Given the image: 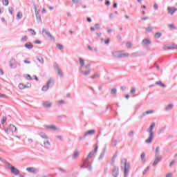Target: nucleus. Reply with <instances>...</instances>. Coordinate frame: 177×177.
Masks as SVG:
<instances>
[{"instance_id": "obj_1", "label": "nucleus", "mask_w": 177, "mask_h": 177, "mask_svg": "<svg viewBox=\"0 0 177 177\" xmlns=\"http://www.w3.org/2000/svg\"><path fill=\"white\" fill-rule=\"evenodd\" d=\"M94 150L91 151L87 158L83 162V165L80 166V168H87L88 171H92V165H91V162H89V159L93 157V155L95 153H97V149H99V145L97 144H95L94 145Z\"/></svg>"}, {"instance_id": "obj_2", "label": "nucleus", "mask_w": 177, "mask_h": 177, "mask_svg": "<svg viewBox=\"0 0 177 177\" xmlns=\"http://www.w3.org/2000/svg\"><path fill=\"white\" fill-rule=\"evenodd\" d=\"M79 62L80 64V66L78 68L79 73L85 76L89 75V74H91V64L85 65V60L82 58H79Z\"/></svg>"}, {"instance_id": "obj_3", "label": "nucleus", "mask_w": 177, "mask_h": 177, "mask_svg": "<svg viewBox=\"0 0 177 177\" xmlns=\"http://www.w3.org/2000/svg\"><path fill=\"white\" fill-rule=\"evenodd\" d=\"M156 127V122H152L149 127L147 129V132H149V137L148 139L145 140V143L150 144L153 142V139H154V132L153 129Z\"/></svg>"}, {"instance_id": "obj_4", "label": "nucleus", "mask_w": 177, "mask_h": 177, "mask_svg": "<svg viewBox=\"0 0 177 177\" xmlns=\"http://www.w3.org/2000/svg\"><path fill=\"white\" fill-rule=\"evenodd\" d=\"M121 165H124V177H128V174H129V169L131 168V164L128 162V160L126 158L122 159Z\"/></svg>"}, {"instance_id": "obj_5", "label": "nucleus", "mask_w": 177, "mask_h": 177, "mask_svg": "<svg viewBox=\"0 0 177 177\" xmlns=\"http://www.w3.org/2000/svg\"><path fill=\"white\" fill-rule=\"evenodd\" d=\"M95 133H96V130L95 129L88 130L86 133H84L83 136L79 137V140H84V139H85L86 136H92L93 135H95Z\"/></svg>"}, {"instance_id": "obj_6", "label": "nucleus", "mask_w": 177, "mask_h": 177, "mask_svg": "<svg viewBox=\"0 0 177 177\" xmlns=\"http://www.w3.org/2000/svg\"><path fill=\"white\" fill-rule=\"evenodd\" d=\"M55 85V80L52 77H50L45 85V91L49 90L50 88H52Z\"/></svg>"}, {"instance_id": "obj_7", "label": "nucleus", "mask_w": 177, "mask_h": 177, "mask_svg": "<svg viewBox=\"0 0 177 177\" xmlns=\"http://www.w3.org/2000/svg\"><path fill=\"white\" fill-rule=\"evenodd\" d=\"M6 165H7L8 169L10 170L11 174H12V175L17 176V175H19V174H20V171H19V169L15 167L14 166H12V165H10V163H7Z\"/></svg>"}, {"instance_id": "obj_8", "label": "nucleus", "mask_w": 177, "mask_h": 177, "mask_svg": "<svg viewBox=\"0 0 177 177\" xmlns=\"http://www.w3.org/2000/svg\"><path fill=\"white\" fill-rule=\"evenodd\" d=\"M111 53L113 57L120 58V57H125V56H129V53L122 54L121 52L120 51H113Z\"/></svg>"}, {"instance_id": "obj_9", "label": "nucleus", "mask_w": 177, "mask_h": 177, "mask_svg": "<svg viewBox=\"0 0 177 177\" xmlns=\"http://www.w3.org/2000/svg\"><path fill=\"white\" fill-rule=\"evenodd\" d=\"M154 113H156V111L154 110H149V111H145L140 116H138V118L140 120H142L144 117H146L147 115H149V114H153Z\"/></svg>"}, {"instance_id": "obj_10", "label": "nucleus", "mask_w": 177, "mask_h": 177, "mask_svg": "<svg viewBox=\"0 0 177 177\" xmlns=\"http://www.w3.org/2000/svg\"><path fill=\"white\" fill-rule=\"evenodd\" d=\"M118 175H120V169L116 166H114L112 169V176L118 177Z\"/></svg>"}, {"instance_id": "obj_11", "label": "nucleus", "mask_w": 177, "mask_h": 177, "mask_svg": "<svg viewBox=\"0 0 177 177\" xmlns=\"http://www.w3.org/2000/svg\"><path fill=\"white\" fill-rule=\"evenodd\" d=\"M26 171H28V172H30L31 174H38L39 172L38 169L35 167H28L26 168Z\"/></svg>"}, {"instance_id": "obj_12", "label": "nucleus", "mask_w": 177, "mask_h": 177, "mask_svg": "<svg viewBox=\"0 0 177 177\" xmlns=\"http://www.w3.org/2000/svg\"><path fill=\"white\" fill-rule=\"evenodd\" d=\"M161 158H162V157L160 156V155H155V160L153 163V167H156V165H157L158 164V162H160V161H161Z\"/></svg>"}, {"instance_id": "obj_13", "label": "nucleus", "mask_w": 177, "mask_h": 177, "mask_svg": "<svg viewBox=\"0 0 177 177\" xmlns=\"http://www.w3.org/2000/svg\"><path fill=\"white\" fill-rule=\"evenodd\" d=\"M38 140H39V142H41V139H42V140H43V143H44V145H45V133H44V132H39V133H38Z\"/></svg>"}, {"instance_id": "obj_14", "label": "nucleus", "mask_w": 177, "mask_h": 177, "mask_svg": "<svg viewBox=\"0 0 177 177\" xmlns=\"http://www.w3.org/2000/svg\"><path fill=\"white\" fill-rule=\"evenodd\" d=\"M167 10H168V14L172 16V15H174V13H175V12L177 11V8H176L175 7L174 8L167 7Z\"/></svg>"}, {"instance_id": "obj_15", "label": "nucleus", "mask_w": 177, "mask_h": 177, "mask_svg": "<svg viewBox=\"0 0 177 177\" xmlns=\"http://www.w3.org/2000/svg\"><path fill=\"white\" fill-rule=\"evenodd\" d=\"M45 128L48 131H57V127L55 125H46Z\"/></svg>"}, {"instance_id": "obj_16", "label": "nucleus", "mask_w": 177, "mask_h": 177, "mask_svg": "<svg viewBox=\"0 0 177 177\" xmlns=\"http://www.w3.org/2000/svg\"><path fill=\"white\" fill-rule=\"evenodd\" d=\"M46 35L47 36V39H48V41H55V37H53L50 32H45Z\"/></svg>"}, {"instance_id": "obj_17", "label": "nucleus", "mask_w": 177, "mask_h": 177, "mask_svg": "<svg viewBox=\"0 0 177 177\" xmlns=\"http://www.w3.org/2000/svg\"><path fill=\"white\" fill-rule=\"evenodd\" d=\"M104 154H106V147L102 149V151L98 158L99 161L103 160V158L104 157Z\"/></svg>"}, {"instance_id": "obj_18", "label": "nucleus", "mask_w": 177, "mask_h": 177, "mask_svg": "<svg viewBox=\"0 0 177 177\" xmlns=\"http://www.w3.org/2000/svg\"><path fill=\"white\" fill-rule=\"evenodd\" d=\"M9 129H10V131L12 132V133H13L17 131V128H16V127H15V125H13V124H10L9 125Z\"/></svg>"}, {"instance_id": "obj_19", "label": "nucleus", "mask_w": 177, "mask_h": 177, "mask_svg": "<svg viewBox=\"0 0 177 177\" xmlns=\"http://www.w3.org/2000/svg\"><path fill=\"white\" fill-rule=\"evenodd\" d=\"M174 108L173 104H169L165 108V111H171L172 109Z\"/></svg>"}, {"instance_id": "obj_20", "label": "nucleus", "mask_w": 177, "mask_h": 177, "mask_svg": "<svg viewBox=\"0 0 177 177\" xmlns=\"http://www.w3.org/2000/svg\"><path fill=\"white\" fill-rule=\"evenodd\" d=\"M16 67H17V66L15 64V59H12L10 62V68H16Z\"/></svg>"}, {"instance_id": "obj_21", "label": "nucleus", "mask_w": 177, "mask_h": 177, "mask_svg": "<svg viewBox=\"0 0 177 177\" xmlns=\"http://www.w3.org/2000/svg\"><path fill=\"white\" fill-rule=\"evenodd\" d=\"M51 147H52V145H50V142H49V140L46 141V142H45V149L46 150H50Z\"/></svg>"}, {"instance_id": "obj_22", "label": "nucleus", "mask_w": 177, "mask_h": 177, "mask_svg": "<svg viewBox=\"0 0 177 177\" xmlns=\"http://www.w3.org/2000/svg\"><path fill=\"white\" fill-rule=\"evenodd\" d=\"M111 95H112V96L113 97H115V96H117V88H113L111 90Z\"/></svg>"}, {"instance_id": "obj_23", "label": "nucleus", "mask_w": 177, "mask_h": 177, "mask_svg": "<svg viewBox=\"0 0 177 177\" xmlns=\"http://www.w3.org/2000/svg\"><path fill=\"white\" fill-rule=\"evenodd\" d=\"M25 48H26L27 49H32V48H34V46L32 45V44L28 42L24 45Z\"/></svg>"}, {"instance_id": "obj_24", "label": "nucleus", "mask_w": 177, "mask_h": 177, "mask_svg": "<svg viewBox=\"0 0 177 177\" xmlns=\"http://www.w3.org/2000/svg\"><path fill=\"white\" fill-rule=\"evenodd\" d=\"M142 44L144 45H150V44H151V41H150L149 39H144L142 40Z\"/></svg>"}, {"instance_id": "obj_25", "label": "nucleus", "mask_w": 177, "mask_h": 177, "mask_svg": "<svg viewBox=\"0 0 177 177\" xmlns=\"http://www.w3.org/2000/svg\"><path fill=\"white\" fill-rule=\"evenodd\" d=\"M155 84L162 88H167V85L164 84L161 81L156 82Z\"/></svg>"}, {"instance_id": "obj_26", "label": "nucleus", "mask_w": 177, "mask_h": 177, "mask_svg": "<svg viewBox=\"0 0 177 177\" xmlns=\"http://www.w3.org/2000/svg\"><path fill=\"white\" fill-rule=\"evenodd\" d=\"M140 158L142 162H145L146 161V153H145V152H142L140 155Z\"/></svg>"}, {"instance_id": "obj_27", "label": "nucleus", "mask_w": 177, "mask_h": 177, "mask_svg": "<svg viewBox=\"0 0 177 177\" xmlns=\"http://www.w3.org/2000/svg\"><path fill=\"white\" fill-rule=\"evenodd\" d=\"M23 17V12H19L17 14V19L18 20H20Z\"/></svg>"}, {"instance_id": "obj_28", "label": "nucleus", "mask_w": 177, "mask_h": 177, "mask_svg": "<svg viewBox=\"0 0 177 177\" xmlns=\"http://www.w3.org/2000/svg\"><path fill=\"white\" fill-rule=\"evenodd\" d=\"M45 107L47 109H49L50 107H52V102H49L48 101L45 102Z\"/></svg>"}, {"instance_id": "obj_29", "label": "nucleus", "mask_w": 177, "mask_h": 177, "mask_svg": "<svg viewBox=\"0 0 177 177\" xmlns=\"http://www.w3.org/2000/svg\"><path fill=\"white\" fill-rule=\"evenodd\" d=\"M162 35V34L161 32H157L156 33H155L154 37L155 38H157L158 39L159 38H161Z\"/></svg>"}, {"instance_id": "obj_30", "label": "nucleus", "mask_w": 177, "mask_h": 177, "mask_svg": "<svg viewBox=\"0 0 177 177\" xmlns=\"http://www.w3.org/2000/svg\"><path fill=\"white\" fill-rule=\"evenodd\" d=\"M37 59L39 63H41V64H44V58H42V57L38 56V57H37Z\"/></svg>"}, {"instance_id": "obj_31", "label": "nucleus", "mask_w": 177, "mask_h": 177, "mask_svg": "<svg viewBox=\"0 0 177 177\" xmlns=\"http://www.w3.org/2000/svg\"><path fill=\"white\" fill-rule=\"evenodd\" d=\"M56 46L57 48L59 49V50H62V49H64V46H63L62 44H57Z\"/></svg>"}, {"instance_id": "obj_32", "label": "nucleus", "mask_w": 177, "mask_h": 177, "mask_svg": "<svg viewBox=\"0 0 177 177\" xmlns=\"http://www.w3.org/2000/svg\"><path fill=\"white\" fill-rule=\"evenodd\" d=\"M173 49H177V46L176 45H173L167 47V50H173Z\"/></svg>"}, {"instance_id": "obj_33", "label": "nucleus", "mask_w": 177, "mask_h": 177, "mask_svg": "<svg viewBox=\"0 0 177 177\" xmlns=\"http://www.w3.org/2000/svg\"><path fill=\"white\" fill-rule=\"evenodd\" d=\"M28 31L30 32L31 35H37V32L33 29H28Z\"/></svg>"}, {"instance_id": "obj_34", "label": "nucleus", "mask_w": 177, "mask_h": 177, "mask_svg": "<svg viewBox=\"0 0 177 177\" xmlns=\"http://www.w3.org/2000/svg\"><path fill=\"white\" fill-rule=\"evenodd\" d=\"M145 30L147 32H151L153 31V27L149 26L148 28H145Z\"/></svg>"}, {"instance_id": "obj_35", "label": "nucleus", "mask_w": 177, "mask_h": 177, "mask_svg": "<svg viewBox=\"0 0 177 177\" xmlns=\"http://www.w3.org/2000/svg\"><path fill=\"white\" fill-rule=\"evenodd\" d=\"M155 156H160V147H157L156 149Z\"/></svg>"}, {"instance_id": "obj_36", "label": "nucleus", "mask_w": 177, "mask_h": 177, "mask_svg": "<svg viewBox=\"0 0 177 177\" xmlns=\"http://www.w3.org/2000/svg\"><path fill=\"white\" fill-rule=\"evenodd\" d=\"M139 56H140L139 53H133L131 54V57H138Z\"/></svg>"}, {"instance_id": "obj_37", "label": "nucleus", "mask_w": 177, "mask_h": 177, "mask_svg": "<svg viewBox=\"0 0 177 177\" xmlns=\"http://www.w3.org/2000/svg\"><path fill=\"white\" fill-rule=\"evenodd\" d=\"M57 75L59 76V77H63V72L62 71V70L59 68V69H57Z\"/></svg>"}, {"instance_id": "obj_38", "label": "nucleus", "mask_w": 177, "mask_h": 177, "mask_svg": "<svg viewBox=\"0 0 177 177\" xmlns=\"http://www.w3.org/2000/svg\"><path fill=\"white\" fill-rule=\"evenodd\" d=\"M2 2L4 6H8V5H9V0H2Z\"/></svg>"}, {"instance_id": "obj_39", "label": "nucleus", "mask_w": 177, "mask_h": 177, "mask_svg": "<svg viewBox=\"0 0 177 177\" xmlns=\"http://www.w3.org/2000/svg\"><path fill=\"white\" fill-rule=\"evenodd\" d=\"M150 169V167H147L143 171H142V175H146L147 174V171Z\"/></svg>"}, {"instance_id": "obj_40", "label": "nucleus", "mask_w": 177, "mask_h": 177, "mask_svg": "<svg viewBox=\"0 0 177 177\" xmlns=\"http://www.w3.org/2000/svg\"><path fill=\"white\" fill-rule=\"evenodd\" d=\"M53 67H54L55 70L60 69V68H59V64H57V63H56V62L54 63Z\"/></svg>"}, {"instance_id": "obj_41", "label": "nucleus", "mask_w": 177, "mask_h": 177, "mask_svg": "<svg viewBox=\"0 0 177 177\" xmlns=\"http://www.w3.org/2000/svg\"><path fill=\"white\" fill-rule=\"evenodd\" d=\"M128 135L129 136H130V138H133V135H135V131H131L129 132Z\"/></svg>"}, {"instance_id": "obj_42", "label": "nucleus", "mask_w": 177, "mask_h": 177, "mask_svg": "<svg viewBox=\"0 0 177 177\" xmlns=\"http://www.w3.org/2000/svg\"><path fill=\"white\" fill-rule=\"evenodd\" d=\"M78 154H79L78 151H75L73 153V158L74 159L77 158V157H78Z\"/></svg>"}, {"instance_id": "obj_43", "label": "nucleus", "mask_w": 177, "mask_h": 177, "mask_svg": "<svg viewBox=\"0 0 177 177\" xmlns=\"http://www.w3.org/2000/svg\"><path fill=\"white\" fill-rule=\"evenodd\" d=\"M91 78L92 80H95V78H99V74L95 73V74H94L93 75H92V76L91 77Z\"/></svg>"}, {"instance_id": "obj_44", "label": "nucleus", "mask_w": 177, "mask_h": 177, "mask_svg": "<svg viewBox=\"0 0 177 177\" xmlns=\"http://www.w3.org/2000/svg\"><path fill=\"white\" fill-rule=\"evenodd\" d=\"M153 9L154 10H158V4L157 3L153 4Z\"/></svg>"}, {"instance_id": "obj_45", "label": "nucleus", "mask_w": 177, "mask_h": 177, "mask_svg": "<svg viewBox=\"0 0 177 177\" xmlns=\"http://www.w3.org/2000/svg\"><path fill=\"white\" fill-rule=\"evenodd\" d=\"M19 89H24L26 88V86H24V84L20 83L19 84Z\"/></svg>"}, {"instance_id": "obj_46", "label": "nucleus", "mask_w": 177, "mask_h": 177, "mask_svg": "<svg viewBox=\"0 0 177 177\" xmlns=\"http://www.w3.org/2000/svg\"><path fill=\"white\" fill-rule=\"evenodd\" d=\"M115 158H117V153H115L113 157H112V162H115Z\"/></svg>"}, {"instance_id": "obj_47", "label": "nucleus", "mask_w": 177, "mask_h": 177, "mask_svg": "<svg viewBox=\"0 0 177 177\" xmlns=\"http://www.w3.org/2000/svg\"><path fill=\"white\" fill-rule=\"evenodd\" d=\"M165 131V127H164L163 128L160 129V131H158V134L160 133H164V131Z\"/></svg>"}, {"instance_id": "obj_48", "label": "nucleus", "mask_w": 177, "mask_h": 177, "mask_svg": "<svg viewBox=\"0 0 177 177\" xmlns=\"http://www.w3.org/2000/svg\"><path fill=\"white\" fill-rule=\"evenodd\" d=\"M27 39H28L27 36H24V37L21 39V41L22 42H26V41H27Z\"/></svg>"}, {"instance_id": "obj_49", "label": "nucleus", "mask_w": 177, "mask_h": 177, "mask_svg": "<svg viewBox=\"0 0 177 177\" xmlns=\"http://www.w3.org/2000/svg\"><path fill=\"white\" fill-rule=\"evenodd\" d=\"M112 146H113L114 147H115V146H117V140H112Z\"/></svg>"}, {"instance_id": "obj_50", "label": "nucleus", "mask_w": 177, "mask_h": 177, "mask_svg": "<svg viewBox=\"0 0 177 177\" xmlns=\"http://www.w3.org/2000/svg\"><path fill=\"white\" fill-rule=\"evenodd\" d=\"M58 104H66V101L61 100L58 101Z\"/></svg>"}, {"instance_id": "obj_51", "label": "nucleus", "mask_w": 177, "mask_h": 177, "mask_svg": "<svg viewBox=\"0 0 177 177\" xmlns=\"http://www.w3.org/2000/svg\"><path fill=\"white\" fill-rule=\"evenodd\" d=\"M6 122V117L3 116L1 120V124H4Z\"/></svg>"}, {"instance_id": "obj_52", "label": "nucleus", "mask_w": 177, "mask_h": 177, "mask_svg": "<svg viewBox=\"0 0 177 177\" xmlns=\"http://www.w3.org/2000/svg\"><path fill=\"white\" fill-rule=\"evenodd\" d=\"M80 1H81V0H72V2L75 5H77V3H80Z\"/></svg>"}, {"instance_id": "obj_53", "label": "nucleus", "mask_w": 177, "mask_h": 177, "mask_svg": "<svg viewBox=\"0 0 177 177\" xmlns=\"http://www.w3.org/2000/svg\"><path fill=\"white\" fill-rule=\"evenodd\" d=\"M9 131H10V129H9V126L8 127H6L4 129V132H6V133H9Z\"/></svg>"}, {"instance_id": "obj_54", "label": "nucleus", "mask_w": 177, "mask_h": 177, "mask_svg": "<svg viewBox=\"0 0 177 177\" xmlns=\"http://www.w3.org/2000/svg\"><path fill=\"white\" fill-rule=\"evenodd\" d=\"M170 28H172L173 30H176V27L174 24H169L168 25Z\"/></svg>"}, {"instance_id": "obj_55", "label": "nucleus", "mask_w": 177, "mask_h": 177, "mask_svg": "<svg viewBox=\"0 0 177 177\" xmlns=\"http://www.w3.org/2000/svg\"><path fill=\"white\" fill-rule=\"evenodd\" d=\"M104 44H106V45H109V44H110V38L104 40Z\"/></svg>"}, {"instance_id": "obj_56", "label": "nucleus", "mask_w": 177, "mask_h": 177, "mask_svg": "<svg viewBox=\"0 0 177 177\" xmlns=\"http://www.w3.org/2000/svg\"><path fill=\"white\" fill-rule=\"evenodd\" d=\"M127 48H131L132 46V43L131 42H127L126 44Z\"/></svg>"}, {"instance_id": "obj_57", "label": "nucleus", "mask_w": 177, "mask_h": 177, "mask_svg": "<svg viewBox=\"0 0 177 177\" xmlns=\"http://www.w3.org/2000/svg\"><path fill=\"white\" fill-rule=\"evenodd\" d=\"M8 11L10 15H13V8H9Z\"/></svg>"}, {"instance_id": "obj_58", "label": "nucleus", "mask_w": 177, "mask_h": 177, "mask_svg": "<svg viewBox=\"0 0 177 177\" xmlns=\"http://www.w3.org/2000/svg\"><path fill=\"white\" fill-rule=\"evenodd\" d=\"M131 93H135V92H136V88H135V87H133L131 91H130Z\"/></svg>"}, {"instance_id": "obj_59", "label": "nucleus", "mask_w": 177, "mask_h": 177, "mask_svg": "<svg viewBox=\"0 0 177 177\" xmlns=\"http://www.w3.org/2000/svg\"><path fill=\"white\" fill-rule=\"evenodd\" d=\"M95 27L96 30H99V28H100V25L99 24H95Z\"/></svg>"}, {"instance_id": "obj_60", "label": "nucleus", "mask_w": 177, "mask_h": 177, "mask_svg": "<svg viewBox=\"0 0 177 177\" xmlns=\"http://www.w3.org/2000/svg\"><path fill=\"white\" fill-rule=\"evenodd\" d=\"M33 42H34V44H37V45L41 44V41H39V40H35Z\"/></svg>"}, {"instance_id": "obj_61", "label": "nucleus", "mask_w": 177, "mask_h": 177, "mask_svg": "<svg viewBox=\"0 0 177 177\" xmlns=\"http://www.w3.org/2000/svg\"><path fill=\"white\" fill-rule=\"evenodd\" d=\"M26 78H27V80H30V81L32 80V77H31V75H27Z\"/></svg>"}, {"instance_id": "obj_62", "label": "nucleus", "mask_w": 177, "mask_h": 177, "mask_svg": "<svg viewBox=\"0 0 177 177\" xmlns=\"http://www.w3.org/2000/svg\"><path fill=\"white\" fill-rule=\"evenodd\" d=\"M105 5H106V6H110V1L106 0V1H105Z\"/></svg>"}, {"instance_id": "obj_63", "label": "nucleus", "mask_w": 177, "mask_h": 177, "mask_svg": "<svg viewBox=\"0 0 177 177\" xmlns=\"http://www.w3.org/2000/svg\"><path fill=\"white\" fill-rule=\"evenodd\" d=\"M166 177H172V173H169L166 175Z\"/></svg>"}, {"instance_id": "obj_64", "label": "nucleus", "mask_w": 177, "mask_h": 177, "mask_svg": "<svg viewBox=\"0 0 177 177\" xmlns=\"http://www.w3.org/2000/svg\"><path fill=\"white\" fill-rule=\"evenodd\" d=\"M28 142L29 143H32L33 140H32V138H28Z\"/></svg>"}]
</instances>
